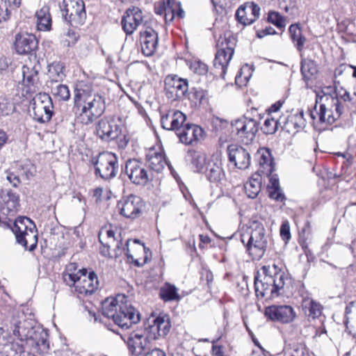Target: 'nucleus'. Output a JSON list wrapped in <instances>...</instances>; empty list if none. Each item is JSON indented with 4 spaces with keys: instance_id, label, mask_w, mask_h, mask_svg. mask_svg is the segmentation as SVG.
<instances>
[{
    "instance_id": "22",
    "label": "nucleus",
    "mask_w": 356,
    "mask_h": 356,
    "mask_svg": "<svg viewBox=\"0 0 356 356\" xmlns=\"http://www.w3.org/2000/svg\"><path fill=\"white\" fill-rule=\"evenodd\" d=\"M140 35L143 54L146 56H152L158 44L159 37L157 33L152 27L145 24Z\"/></svg>"
},
{
    "instance_id": "34",
    "label": "nucleus",
    "mask_w": 356,
    "mask_h": 356,
    "mask_svg": "<svg viewBox=\"0 0 356 356\" xmlns=\"http://www.w3.org/2000/svg\"><path fill=\"white\" fill-rule=\"evenodd\" d=\"M248 13L250 15L249 21L247 22L248 24H252L256 19L259 17L260 14V8L259 6L253 3V2H248L245 4L241 6L237 10V15L243 18V15Z\"/></svg>"
},
{
    "instance_id": "54",
    "label": "nucleus",
    "mask_w": 356,
    "mask_h": 356,
    "mask_svg": "<svg viewBox=\"0 0 356 356\" xmlns=\"http://www.w3.org/2000/svg\"><path fill=\"white\" fill-rule=\"evenodd\" d=\"M211 125L213 130L218 132L226 128L228 125V122L218 117H213L211 119Z\"/></svg>"
},
{
    "instance_id": "28",
    "label": "nucleus",
    "mask_w": 356,
    "mask_h": 356,
    "mask_svg": "<svg viewBox=\"0 0 356 356\" xmlns=\"http://www.w3.org/2000/svg\"><path fill=\"white\" fill-rule=\"evenodd\" d=\"M126 298L127 296L123 294H118L115 298H107L102 302V314L115 321V316H117L120 309V305L125 302Z\"/></svg>"
},
{
    "instance_id": "49",
    "label": "nucleus",
    "mask_w": 356,
    "mask_h": 356,
    "mask_svg": "<svg viewBox=\"0 0 356 356\" xmlns=\"http://www.w3.org/2000/svg\"><path fill=\"white\" fill-rule=\"evenodd\" d=\"M177 7H179V3L173 0H167L166 10L164 13V18L166 22H172L175 16Z\"/></svg>"
},
{
    "instance_id": "1",
    "label": "nucleus",
    "mask_w": 356,
    "mask_h": 356,
    "mask_svg": "<svg viewBox=\"0 0 356 356\" xmlns=\"http://www.w3.org/2000/svg\"><path fill=\"white\" fill-rule=\"evenodd\" d=\"M264 277L259 279V273L254 277L255 293L258 298H273L280 295L284 288L286 276L284 273L273 264L263 266Z\"/></svg>"
},
{
    "instance_id": "62",
    "label": "nucleus",
    "mask_w": 356,
    "mask_h": 356,
    "mask_svg": "<svg viewBox=\"0 0 356 356\" xmlns=\"http://www.w3.org/2000/svg\"><path fill=\"white\" fill-rule=\"evenodd\" d=\"M144 356H166V355L164 351L156 348L155 346L152 349L149 350Z\"/></svg>"
},
{
    "instance_id": "18",
    "label": "nucleus",
    "mask_w": 356,
    "mask_h": 356,
    "mask_svg": "<svg viewBox=\"0 0 356 356\" xmlns=\"http://www.w3.org/2000/svg\"><path fill=\"white\" fill-rule=\"evenodd\" d=\"M264 315L273 321L289 323L293 321L296 314L293 308L289 305H271L266 307Z\"/></svg>"
},
{
    "instance_id": "6",
    "label": "nucleus",
    "mask_w": 356,
    "mask_h": 356,
    "mask_svg": "<svg viewBox=\"0 0 356 356\" xmlns=\"http://www.w3.org/2000/svg\"><path fill=\"white\" fill-rule=\"evenodd\" d=\"M17 242L26 249L33 250L37 245L38 234L36 226L27 217H19L12 228Z\"/></svg>"
},
{
    "instance_id": "60",
    "label": "nucleus",
    "mask_w": 356,
    "mask_h": 356,
    "mask_svg": "<svg viewBox=\"0 0 356 356\" xmlns=\"http://www.w3.org/2000/svg\"><path fill=\"white\" fill-rule=\"evenodd\" d=\"M6 179L14 187H17L20 184L19 177L13 172H7Z\"/></svg>"
},
{
    "instance_id": "33",
    "label": "nucleus",
    "mask_w": 356,
    "mask_h": 356,
    "mask_svg": "<svg viewBox=\"0 0 356 356\" xmlns=\"http://www.w3.org/2000/svg\"><path fill=\"white\" fill-rule=\"evenodd\" d=\"M202 173L206 175L207 179L210 182H218L224 176L221 163L213 162V161H209L207 163L204 172Z\"/></svg>"
},
{
    "instance_id": "26",
    "label": "nucleus",
    "mask_w": 356,
    "mask_h": 356,
    "mask_svg": "<svg viewBox=\"0 0 356 356\" xmlns=\"http://www.w3.org/2000/svg\"><path fill=\"white\" fill-rule=\"evenodd\" d=\"M63 65L59 62H54L49 65L48 76L49 80L47 81V88L51 89H67L66 85L60 83L65 77L63 72Z\"/></svg>"
},
{
    "instance_id": "36",
    "label": "nucleus",
    "mask_w": 356,
    "mask_h": 356,
    "mask_svg": "<svg viewBox=\"0 0 356 356\" xmlns=\"http://www.w3.org/2000/svg\"><path fill=\"white\" fill-rule=\"evenodd\" d=\"M261 175L256 173L254 175L245 185V191L248 197L255 198L261 191Z\"/></svg>"
},
{
    "instance_id": "47",
    "label": "nucleus",
    "mask_w": 356,
    "mask_h": 356,
    "mask_svg": "<svg viewBox=\"0 0 356 356\" xmlns=\"http://www.w3.org/2000/svg\"><path fill=\"white\" fill-rule=\"evenodd\" d=\"M250 70L251 69L248 65H245L241 68L240 74H238L235 79L236 83L238 87L241 88L246 86V83L249 81L252 75Z\"/></svg>"
},
{
    "instance_id": "52",
    "label": "nucleus",
    "mask_w": 356,
    "mask_h": 356,
    "mask_svg": "<svg viewBox=\"0 0 356 356\" xmlns=\"http://www.w3.org/2000/svg\"><path fill=\"white\" fill-rule=\"evenodd\" d=\"M322 310L323 307L320 304L313 301V320H314L313 325H317V321H318L319 325H322L324 322L325 317L322 315Z\"/></svg>"
},
{
    "instance_id": "45",
    "label": "nucleus",
    "mask_w": 356,
    "mask_h": 356,
    "mask_svg": "<svg viewBox=\"0 0 356 356\" xmlns=\"http://www.w3.org/2000/svg\"><path fill=\"white\" fill-rule=\"evenodd\" d=\"M190 70L195 74L204 77L208 73V66L200 60H195L189 64Z\"/></svg>"
},
{
    "instance_id": "2",
    "label": "nucleus",
    "mask_w": 356,
    "mask_h": 356,
    "mask_svg": "<svg viewBox=\"0 0 356 356\" xmlns=\"http://www.w3.org/2000/svg\"><path fill=\"white\" fill-rule=\"evenodd\" d=\"M13 334L33 353L45 354L49 350L48 333L42 327H25V322L13 320Z\"/></svg>"
},
{
    "instance_id": "31",
    "label": "nucleus",
    "mask_w": 356,
    "mask_h": 356,
    "mask_svg": "<svg viewBox=\"0 0 356 356\" xmlns=\"http://www.w3.org/2000/svg\"><path fill=\"white\" fill-rule=\"evenodd\" d=\"M22 84L26 88H38V70L35 66L24 65L22 67Z\"/></svg>"
},
{
    "instance_id": "35",
    "label": "nucleus",
    "mask_w": 356,
    "mask_h": 356,
    "mask_svg": "<svg viewBox=\"0 0 356 356\" xmlns=\"http://www.w3.org/2000/svg\"><path fill=\"white\" fill-rule=\"evenodd\" d=\"M99 241L103 246L111 248L115 245L116 248H120V245L122 244L121 241H118L115 236V233L113 230L102 228L98 234Z\"/></svg>"
},
{
    "instance_id": "5",
    "label": "nucleus",
    "mask_w": 356,
    "mask_h": 356,
    "mask_svg": "<svg viewBox=\"0 0 356 356\" xmlns=\"http://www.w3.org/2000/svg\"><path fill=\"white\" fill-rule=\"evenodd\" d=\"M325 97L327 101H330L332 104V106L334 108L336 115L333 114L331 110L327 108L325 104H320L318 114L321 122L331 124L341 114V105L342 102L356 103V90H333L330 97L327 96Z\"/></svg>"
},
{
    "instance_id": "46",
    "label": "nucleus",
    "mask_w": 356,
    "mask_h": 356,
    "mask_svg": "<svg viewBox=\"0 0 356 356\" xmlns=\"http://www.w3.org/2000/svg\"><path fill=\"white\" fill-rule=\"evenodd\" d=\"M186 120V115L179 110H176L174 120H172L169 131L179 132L184 126V123Z\"/></svg>"
},
{
    "instance_id": "50",
    "label": "nucleus",
    "mask_w": 356,
    "mask_h": 356,
    "mask_svg": "<svg viewBox=\"0 0 356 356\" xmlns=\"http://www.w3.org/2000/svg\"><path fill=\"white\" fill-rule=\"evenodd\" d=\"M312 65L311 60L309 59L302 58L301 60V74L304 81L308 84L312 77Z\"/></svg>"
},
{
    "instance_id": "12",
    "label": "nucleus",
    "mask_w": 356,
    "mask_h": 356,
    "mask_svg": "<svg viewBox=\"0 0 356 356\" xmlns=\"http://www.w3.org/2000/svg\"><path fill=\"white\" fill-rule=\"evenodd\" d=\"M124 173L130 181L137 186H145L153 180V174L138 159H129L125 163Z\"/></svg>"
},
{
    "instance_id": "63",
    "label": "nucleus",
    "mask_w": 356,
    "mask_h": 356,
    "mask_svg": "<svg viewBox=\"0 0 356 356\" xmlns=\"http://www.w3.org/2000/svg\"><path fill=\"white\" fill-rule=\"evenodd\" d=\"M267 177H269L270 188L280 187V183H279V179L277 177V175L273 174V172H272L270 175H268Z\"/></svg>"
},
{
    "instance_id": "13",
    "label": "nucleus",
    "mask_w": 356,
    "mask_h": 356,
    "mask_svg": "<svg viewBox=\"0 0 356 356\" xmlns=\"http://www.w3.org/2000/svg\"><path fill=\"white\" fill-rule=\"evenodd\" d=\"M33 119L40 123L48 122L54 114L53 102L46 92L37 94L31 100Z\"/></svg>"
},
{
    "instance_id": "25",
    "label": "nucleus",
    "mask_w": 356,
    "mask_h": 356,
    "mask_svg": "<svg viewBox=\"0 0 356 356\" xmlns=\"http://www.w3.org/2000/svg\"><path fill=\"white\" fill-rule=\"evenodd\" d=\"M204 131L199 126L194 124H185L183 128L177 133L180 143L189 145L203 138Z\"/></svg>"
},
{
    "instance_id": "44",
    "label": "nucleus",
    "mask_w": 356,
    "mask_h": 356,
    "mask_svg": "<svg viewBox=\"0 0 356 356\" xmlns=\"http://www.w3.org/2000/svg\"><path fill=\"white\" fill-rule=\"evenodd\" d=\"M160 296L164 301H172L179 299L177 288L173 285H167L160 291Z\"/></svg>"
},
{
    "instance_id": "43",
    "label": "nucleus",
    "mask_w": 356,
    "mask_h": 356,
    "mask_svg": "<svg viewBox=\"0 0 356 356\" xmlns=\"http://www.w3.org/2000/svg\"><path fill=\"white\" fill-rule=\"evenodd\" d=\"M188 87V81L177 75H169L165 79V89H182Z\"/></svg>"
},
{
    "instance_id": "21",
    "label": "nucleus",
    "mask_w": 356,
    "mask_h": 356,
    "mask_svg": "<svg viewBox=\"0 0 356 356\" xmlns=\"http://www.w3.org/2000/svg\"><path fill=\"white\" fill-rule=\"evenodd\" d=\"M229 161L241 170L247 169L250 165V154L242 146L232 144L227 147Z\"/></svg>"
},
{
    "instance_id": "23",
    "label": "nucleus",
    "mask_w": 356,
    "mask_h": 356,
    "mask_svg": "<svg viewBox=\"0 0 356 356\" xmlns=\"http://www.w3.org/2000/svg\"><path fill=\"white\" fill-rule=\"evenodd\" d=\"M280 118L281 129L289 134L298 132L306 125L303 111L282 115Z\"/></svg>"
},
{
    "instance_id": "61",
    "label": "nucleus",
    "mask_w": 356,
    "mask_h": 356,
    "mask_svg": "<svg viewBox=\"0 0 356 356\" xmlns=\"http://www.w3.org/2000/svg\"><path fill=\"white\" fill-rule=\"evenodd\" d=\"M284 103V99H280L272 104L268 109V114L272 115V113H276L280 109Z\"/></svg>"
},
{
    "instance_id": "30",
    "label": "nucleus",
    "mask_w": 356,
    "mask_h": 356,
    "mask_svg": "<svg viewBox=\"0 0 356 356\" xmlns=\"http://www.w3.org/2000/svg\"><path fill=\"white\" fill-rule=\"evenodd\" d=\"M312 243V227L309 222H307L300 231L298 243L303 250L307 261H310L312 252L309 248L310 243Z\"/></svg>"
},
{
    "instance_id": "59",
    "label": "nucleus",
    "mask_w": 356,
    "mask_h": 356,
    "mask_svg": "<svg viewBox=\"0 0 356 356\" xmlns=\"http://www.w3.org/2000/svg\"><path fill=\"white\" fill-rule=\"evenodd\" d=\"M275 29L271 26L266 27L265 29L258 30L257 31V35L259 38H262L268 35H273L275 34Z\"/></svg>"
},
{
    "instance_id": "9",
    "label": "nucleus",
    "mask_w": 356,
    "mask_h": 356,
    "mask_svg": "<svg viewBox=\"0 0 356 356\" xmlns=\"http://www.w3.org/2000/svg\"><path fill=\"white\" fill-rule=\"evenodd\" d=\"M129 352L134 356H144L156 345L155 341L144 329L143 331H133L127 339L122 338Z\"/></svg>"
},
{
    "instance_id": "38",
    "label": "nucleus",
    "mask_w": 356,
    "mask_h": 356,
    "mask_svg": "<svg viewBox=\"0 0 356 356\" xmlns=\"http://www.w3.org/2000/svg\"><path fill=\"white\" fill-rule=\"evenodd\" d=\"M298 291L301 298L302 310L306 316L310 317L312 316V294L305 283L302 284Z\"/></svg>"
},
{
    "instance_id": "57",
    "label": "nucleus",
    "mask_w": 356,
    "mask_h": 356,
    "mask_svg": "<svg viewBox=\"0 0 356 356\" xmlns=\"http://www.w3.org/2000/svg\"><path fill=\"white\" fill-rule=\"evenodd\" d=\"M76 268H77V265L76 263H70V264H68L67 266L65 272H63V280L64 282H65V275H67V274H72V275H74L76 278H77V277L79 275V271L77 272V273H74V271H76Z\"/></svg>"
},
{
    "instance_id": "56",
    "label": "nucleus",
    "mask_w": 356,
    "mask_h": 356,
    "mask_svg": "<svg viewBox=\"0 0 356 356\" xmlns=\"http://www.w3.org/2000/svg\"><path fill=\"white\" fill-rule=\"evenodd\" d=\"M270 197L275 200L277 202H284L285 200V196L282 192L281 188H270Z\"/></svg>"
},
{
    "instance_id": "27",
    "label": "nucleus",
    "mask_w": 356,
    "mask_h": 356,
    "mask_svg": "<svg viewBox=\"0 0 356 356\" xmlns=\"http://www.w3.org/2000/svg\"><path fill=\"white\" fill-rule=\"evenodd\" d=\"M259 168L257 173L264 176L270 175L275 170L273 158L268 149L259 150L257 154Z\"/></svg>"
},
{
    "instance_id": "55",
    "label": "nucleus",
    "mask_w": 356,
    "mask_h": 356,
    "mask_svg": "<svg viewBox=\"0 0 356 356\" xmlns=\"http://www.w3.org/2000/svg\"><path fill=\"white\" fill-rule=\"evenodd\" d=\"M10 12L11 10L6 3L3 0H0V23L6 22L10 18Z\"/></svg>"
},
{
    "instance_id": "20",
    "label": "nucleus",
    "mask_w": 356,
    "mask_h": 356,
    "mask_svg": "<svg viewBox=\"0 0 356 356\" xmlns=\"http://www.w3.org/2000/svg\"><path fill=\"white\" fill-rule=\"evenodd\" d=\"M145 24L148 25L144 21L142 10L137 7L128 9L122 19V29L127 35L132 34L139 26H143Z\"/></svg>"
},
{
    "instance_id": "37",
    "label": "nucleus",
    "mask_w": 356,
    "mask_h": 356,
    "mask_svg": "<svg viewBox=\"0 0 356 356\" xmlns=\"http://www.w3.org/2000/svg\"><path fill=\"white\" fill-rule=\"evenodd\" d=\"M289 32L291 40L297 49L300 52L301 57H302V51L306 42V38L302 35L301 29L297 24H291L289 26Z\"/></svg>"
},
{
    "instance_id": "4",
    "label": "nucleus",
    "mask_w": 356,
    "mask_h": 356,
    "mask_svg": "<svg viewBox=\"0 0 356 356\" xmlns=\"http://www.w3.org/2000/svg\"><path fill=\"white\" fill-rule=\"evenodd\" d=\"M74 91V104L77 107H82L80 118L83 124L92 122L104 113L105 106L100 96L93 95L91 90Z\"/></svg>"
},
{
    "instance_id": "15",
    "label": "nucleus",
    "mask_w": 356,
    "mask_h": 356,
    "mask_svg": "<svg viewBox=\"0 0 356 356\" xmlns=\"http://www.w3.org/2000/svg\"><path fill=\"white\" fill-rule=\"evenodd\" d=\"M118 207L120 215L133 220L138 218L142 214L144 202L139 196L130 195L120 200L118 203Z\"/></svg>"
},
{
    "instance_id": "32",
    "label": "nucleus",
    "mask_w": 356,
    "mask_h": 356,
    "mask_svg": "<svg viewBox=\"0 0 356 356\" xmlns=\"http://www.w3.org/2000/svg\"><path fill=\"white\" fill-rule=\"evenodd\" d=\"M35 17L37 28L39 31H48L51 30L52 21L48 6H44L36 11Z\"/></svg>"
},
{
    "instance_id": "64",
    "label": "nucleus",
    "mask_w": 356,
    "mask_h": 356,
    "mask_svg": "<svg viewBox=\"0 0 356 356\" xmlns=\"http://www.w3.org/2000/svg\"><path fill=\"white\" fill-rule=\"evenodd\" d=\"M10 10L15 9L21 5L22 0H3Z\"/></svg>"
},
{
    "instance_id": "19",
    "label": "nucleus",
    "mask_w": 356,
    "mask_h": 356,
    "mask_svg": "<svg viewBox=\"0 0 356 356\" xmlns=\"http://www.w3.org/2000/svg\"><path fill=\"white\" fill-rule=\"evenodd\" d=\"M120 133L121 129L113 119L102 118L96 125L97 136L105 142L118 138Z\"/></svg>"
},
{
    "instance_id": "41",
    "label": "nucleus",
    "mask_w": 356,
    "mask_h": 356,
    "mask_svg": "<svg viewBox=\"0 0 356 356\" xmlns=\"http://www.w3.org/2000/svg\"><path fill=\"white\" fill-rule=\"evenodd\" d=\"M350 65L341 64L334 72V89L340 86L341 83L343 82L351 74Z\"/></svg>"
},
{
    "instance_id": "39",
    "label": "nucleus",
    "mask_w": 356,
    "mask_h": 356,
    "mask_svg": "<svg viewBox=\"0 0 356 356\" xmlns=\"http://www.w3.org/2000/svg\"><path fill=\"white\" fill-rule=\"evenodd\" d=\"M3 202L4 206L3 207V210L6 209L8 214L15 213L19 207V195L12 191H8L6 195L4 197Z\"/></svg>"
},
{
    "instance_id": "3",
    "label": "nucleus",
    "mask_w": 356,
    "mask_h": 356,
    "mask_svg": "<svg viewBox=\"0 0 356 356\" xmlns=\"http://www.w3.org/2000/svg\"><path fill=\"white\" fill-rule=\"evenodd\" d=\"M246 234H241V242L245 245L246 252L253 260L261 259L268 247L269 236L264 225L257 220L251 222Z\"/></svg>"
},
{
    "instance_id": "24",
    "label": "nucleus",
    "mask_w": 356,
    "mask_h": 356,
    "mask_svg": "<svg viewBox=\"0 0 356 356\" xmlns=\"http://www.w3.org/2000/svg\"><path fill=\"white\" fill-rule=\"evenodd\" d=\"M38 47V40L33 34L22 33L15 36V48L19 54H31Z\"/></svg>"
},
{
    "instance_id": "48",
    "label": "nucleus",
    "mask_w": 356,
    "mask_h": 356,
    "mask_svg": "<svg viewBox=\"0 0 356 356\" xmlns=\"http://www.w3.org/2000/svg\"><path fill=\"white\" fill-rule=\"evenodd\" d=\"M268 22L274 24L279 29L284 28L286 26L284 17L276 11H270L268 13Z\"/></svg>"
},
{
    "instance_id": "10",
    "label": "nucleus",
    "mask_w": 356,
    "mask_h": 356,
    "mask_svg": "<svg viewBox=\"0 0 356 356\" xmlns=\"http://www.w3.org/2000/svg\"><path fill=\"white\" fill-rule=\"evenodd\" d=\"M259 127L258 120L246 115L231 124L232 133L245 143H249L254 139Z\"/></svg>"
},
{
    "instance_id": "11",
    "label": "nucleus",
    "mask_w": 356,
    "mask_h": 356,
    "mask_svg": "<svg viewBox=\"0 0 356 356\" xmlns=\"http://www.w3.org/2000/svg\"><path fill=\"white\" fill-rule=\"evenodd\" d=\"M60 8L65 21L72 26L82 25L86 19L83 0H63Z\"/></svg>"
},
{
    "instance_id": "40",
    "label": "nucleus",
    "mask_w": 356,
    "mask_h": 356,
    "mask_svg": "<svg viewBox=\"0 0 356 356\" xmlns=\"http://www.w3.org/2000/svg\"><path fill=\"white\" fill-rule=\"evenodd\" d=\"M279 128L281 129L280 118H278L270 114H268L264 120L261 129L265 134H273L275 133Z\"/></svg>"
},
{
    "instance_id": "16",
    "label": "nucleus",
    "mask_w": 356,
    "mask_h": 356,
    "mask_svg": "<svg viewBox=\"0 0 356 356\" xmlns=\"http://www.w3.org/2000/svg\"><path fill=\"white\" fill-rule=\"evenodd\" d=\"M140 321V314L129 302L128 298H126L125 302L120 305V309L114 323L122 329L127 330L132 325L136 324Z\"/></svg>"
},
{
    "instance_id": "8",
    "label": "nucleus",
    "mask_w": 356,
    "mask_h": 356,
    "mask_svg": "<svg viewBox=\"0 0 356 356\" xmlns=\"http://www.w3.org/2000/svg\"><path fill=\"white\" fill-rule=\"evenodd\" d=\"M95 168V174L104 180L115 177L118 171V158L115 154L103 152L90 160Z\"/></svg>"
},
{
    "instance_id": "58",
    "label": "nucleus",
    "mask_w": 356,
    "mask_h": 356,
    "mask_svg": "<svg viewBox=\"0 0 356 356\" xmlns=\"http://www.w3.org/2000/svg\"><path fill=\"white\" fill-rule=\"evenodd\" d=\"M167 2L159 1L156 3L154 5V11L156 15H164L165 11L166 10Z\"/></svg>"
},
{
    "instance_id": "42",
    "label": "nucleus",
    "mask_w": 356,
    "mask_h": 356,
    "mask_svg": "<svg viewBox=\"0 0 356 356\" xmlns=\"http://www.w3.org/2000/svg\"><path fill=\"white\" fill-rule=\"evenodd\" d=\"M191 157V163L195 171L198 173L204 172L206 168V156L204 154L199 152H192L188 154Z\"/></svg>"
},
{
    "instance_id": "53",
    "label": "nucleus",
    "mask_w": 356,
    "mask_h": 356,
    "mask_svg": "<svg viewBox=\"0 0 356 356\" xmlns=\"http://www.w3.org/2000/svg\"><path fill=\"white\" fill-rule=\"evenodd\" d=\"M280 234L285 243H287L291 238L290 225L288 220H284L282 222L280 229Z\"/></svg>"
},
{
    "instance_id": "51",
    "label": "nucleus",
    "mask_w": 356,
    "mask_h": 356,
    "mask_svg": "<svg viewBox=\"0 0 356 356\" xmlns=\"http://www.w3.org/2000/svg\"><path fill=\"white\" fill-rule=\"evenodd\" d=\"M176 110H169L166 113L161 114V124L163 129L169 131L175 115Z\"/></svg>"
},
{
    "instance_id": "14",
    "label": "nucleus",
    "mask_w": 356,
    "mask_h": 356,
    "mask_svg": "<svg viewBox=\"0 0 356 356\" xmlns=\"http://www.w3.org/2000/svg\"><path fill=\"white\" fill-rule=\"evenodd\" d=\"M235 42L234 38H222L218 40V48L214 59V67L222 70L221 75L224 76L227 65L234 52Z\"/></svg>"
},
{
    "instance_id": "17",
    "label": "nucleus",
    "mask_w": 356,
    "mask_h": 356,
    "mask_svg": "<svg viewBox=\"0 0 356 356\" xmlns=\"http://www.w3.org/2000/svg\"><path fill=\"white\" fill-rule=\"evenodd\" d=\"M171 323L170 317L165 314H160L157 317L149 321L145 329L155 341L164 338L170 332Z\"/></svg>"
},
{
    "instance_id": "29",
    "label": "nucleus",
    "mask_w": 356,
    "mask_h": 356,
    "mask_svg": "<svg viewBox=\"0 0 356 356\" xmlns=\"http://www.w3.org/2000/svg\"><path fill=\"white\" fill-rule=\"evenodd\" d=\"M146 160L150 170L157 173L161 172L165 165L170 167L161 149H149L146 155Z\"/></svg>"
},
{
    "instance_id": "7",
    "label": "nucleus",
    "mask_w": 356,
    "mask_h": 356,
    "mask_svg": "<svg viewBox=\"0 0 356 356\" xmlns=\"http://www.w3.org/2000/svg\"><path fill=\"white\" fill-rule=\"evenodd\" d=\"M79 275L76 278L72 274L65 275V283L69 286H74L75 290L80 294L91 295L99 286V281L96 273L87 269L79 270Z\"/></svg>"
}]
</instances>
